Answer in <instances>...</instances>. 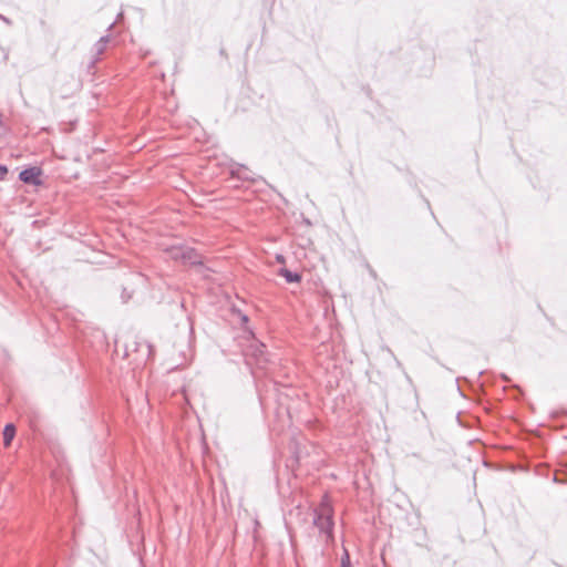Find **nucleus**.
Wrapping results in <instances>:
<instances>
[{
  "label": "nucleus",
  "mask_w": 567,
  "mask_h": 567,
  "mask_svg": "<svg viewBox=\"0 0 567 567\" xmlns=\"http://www.w3.org/2000/svg\"><path fill=\"white\" fill-rule=\"evenodd\" d=\"M315 524L319 527V529L326 534L327 540H332V509L330 506L323 504L317 512V518Z\"/></svg>",
  "instance_id": "obj_1"
},
{
  "label": "nucleus",
  "mask_w": 567,
  "mask_h": 567,
  "mask_svg": "<svg viewBox=\"0 0 567 567\" xmlns=\"http://www.w3.org/2000/svg\"><path fill=\"white\" fill-rule=\"evenodd\" d=\"M169 254L173 259L181 260L183 264L195 265L199 262V256L193 248L173 247Z\"/></svg>",
  "instance_id": "obj_2"
},
{
  "label": "nucleus",
  "mask_w": 567,
  "mask_h": 567,
  "mask_svg": "<svg viewBox=\"0 0 567 567\" xmlns=\"http://www.w3.org/2000/svg\"><path fill=\"white\" fill-rule=\"evenodd\" d=\"M42 169L39 167H30L20 173V179L25 184L40 185Z\"/></svg>",
  "instance_id": "obj_3"
},
{
  "label": "nucleus",
  "mask_w": 567,
  "mask_h": 567,
  "mask_svg": "<svg viewBox=\"0 0 567 567\" xmlns=\"http://www.w3.org/2000/svg\"><path fill=\"white\" fill-rule=\"evenodd\" d=\"M16 436V426L11 423L7 424L2 432L3 445L9 447Z\"/></svg>",
  "instance_id": "obj_4"
},
{
  "label": "nucleus",
  "mask_w": 567,
  "mask_h": 567,
  "mask_svg": "<svg viewBox=\"0 0 567 567\" xmlns=\"http://www.w3.org/2000/svg\"><path fill=\"white\" fill-rule=\"evenodd\" d=\"M279 275L282 276L288 282H299L301 277L298 274H292L286 268H282L279 271Z\"/></svg>",
  "instance_id": "obj_5"
},
{
  "label": "nucleus",
  "mask_w": 567,
  "mask_h": 567,
  "mask_svg": "<svg viewBox=\"0 0 567 567\" xmlns=\"http://www.w3.org/2000/svg\"><path fill=\"white\" fill-rule=\"evenodd\" d=\"M341 567H351L349 554L346 551L341 558Z\"/></svg>",
  "instance_id": "obj_6"
},
{
  "label": "nucleus",
  "mask_w": 567,
  "mask_h": 567,
  "mask_svg": "<svg viewBox=\"0 0 567 567\" xmlns=\"http://www.w3.org/2000/svg\"><path fill=\"white\" fill-rule=\"evenodd\" d=\"M7 167L0 166V177H3L7 174Z\"/></svg>",
  "instance_id": "obj_7"
}]
</instances>
